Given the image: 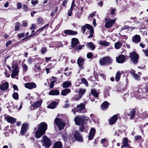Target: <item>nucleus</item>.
Masks as SVG:
<instances>
[{
	"mask_svg": "<svg viewBox=\"0 0 148 148\" xmlns=\"http://www.w3.org/2000/svg\"><path fill=\"white\" fill-rule=\"evenodd\" d=\"M12 43V41L11 40L9 41L6 42V47H8V45L11 44Z\"/></svg>",
	"mask_w": 148,
	"mask_h": 148,
	"instance_id": "obj_58",
	"label": "nucleus"
},
{
	"mask_svg": "<svg viewBox=\"0 0 148 148\" xmlns=\"http://www.w3.org/2000/svg\"><path fill=\"white\" fill-rule=\"evenodd\" d=\"M112 62V60L109 57H104L100 60V63L101 65L110 64Z\"/></svg>",
	"mask_w": 148,
	"mask_h": 148,
	"instance_id": "obj_3",
	"label": "nucleus"
},
{
	"mask_svg": "<svg viewBox=\"0 0 148 148\" xmlns=\"http://www.w3.org/2000/svg\"><path fill=\"white\" fill-rule=\"evenodd\" d=\"M47 51V48L46 47H42L41 49V52L43 54H44Z\"/></svg>",
	"mask_w": 148,
	"mask_h": 148,
	"instance_id": "obj_45",
	"label": "nucleus"
},
{
	"mask_svg": "<svg viewBox=\"0 0 148 148\" xmlns=\"http://www.w3.org/2000/svg\"><path fill=\"white\" fill-rule=\"evenodd\" d=\"M40 66H37L36 65H35V67L34 68V70L35 72H37L39 70H40Z\"/></svg>",
	"mask_w": 148,
	"mask_h": 148,
	"instance_id": "obj_41",
	"label": "nucleus"
},
{
	"mask_svg": "<svg viewBox=\"0 0 148 148\" xmlns=\"http://www.w3.org/2000/svg\"><path fill=\"white\" fill-rule=\"evenodd\" d=\"M86 28H87L86 24L85 25H84L82 26V30L83 33H84L85 32Z\"/></svg>",
	"mask_w": 148,
	"mask_h": 148,
	"instance_id": "obj_50",
	"label": "nucleus"
},
{
	"mask_svg": "<svg viewBox=\"0 0 148 148\" xmlns=\"http://www.w3.org/2000/svg\"><path fill=\"white\" fill-rule=\"evenodd\" d=\"M82 97L79 94L75 95L74 97L72 98V99L74 101H78L81 99Z\"/></svg>",
	"mask_w": 148,
	"mask_h": 148,
	"instance_id": "obj_37",
	"label": "nucleus"
},
{
	"mask_svg": "<svg viewBox=\"0 0 148 148\" xmlns=\"http://www.w3.org/2000/svg\"><path fill=\"white\" fill-rule=\"evenodd\" d=\"M93 56V55L91 52H89L87 54V58L88 59H91Z\"/></svg>",
	"mask_w": 148,
	"mask_h": 148,
	"instance_id": "obj_44",
	"label": "nucleus"
},
{
	"mask_svg": "<svg viewBox=\"0 0 148 148\" xmlns=\"http://www.w3.org/2000/svg\"><path fill=\"white\" fill-rule=\"evenodd\" d=\"M143 51L145 53L146 56H148V50H143Z\"/></svg>",
	"mask_w": 148,
	"mask_h": 148,
	"instance_id": "obj_61",
	"label": "nucleus"
},
{
	"mask_svg": "<svg viewBox=\"0 0 148 148\" xmlns=\"http://www.w3.org/2000/svg\"><path fill=\"white\" fill-rule=\"evenodd\" d=\"M17 8L18 9H21L22 7V5L21 3L20 2H18L17 3Z\"/></svg>",
	"mask_w": 148,
	"mask_h": 148,
	"instance_id": "obj_57",
	"label": "nucleus"
},
{
	"mask_svg": "<svg viewBox=\"0 0 148 148\" xmlns=\"http://www.w3.org/2000/svg\"><path fill=\"white\" fill-rule=\"evenodd\" d=\"M9 86L8 82H5L0 86V89L2 90H5L8 88Z\"/></svg>",
	"mask_w": 148,
	"mask_h": 148,
	"instance_id": "obj_22",
	"label": "nucleus"
},
{
	"mask_svg": "<svg viewBox=\"0 0 148 148\" xmlns=\"http://www.w3.org/2000/svg\"><path fill=\"white\" fill-rule=\"evenodd\" d=\"M52 79L53 80L51 82L53 83L54 84V83L55 82H56V78L53 76L52 77Z\"/></svg>",
	"mask_w": 148,
	"mask_h": 148,
	"instance_id": "obj_60",
	"label": "nucleus"
},
{
	"mask_svg": "<svg viewBox=\"0 0 148 148\" xmlns=\"http://www.w3.org/2000/svg\"><path fill=\"white\" fill-rule=\"evenodd\" d=\"M73 8L71 7L70 9L69 10L68 13V15L69 16H70L71 15L72 12L73 10Z\"/></svg>",
	"mask_w": 148,
	"mask_h": 148,
	"instance_id": "obj_46",
	"label": "nucleus"
},
{
	"mask_svg": "<svg viewBox=\"0 0 148 148\" xmlns=\"http://www.w3.org/2000/svg\"><path fill=\"white\" fill-rule=\"evenodd\" d=\"M37 21L38 24H40L42 23V19L40 18H38L37 20Z\"/></svg>",
	"mask_w": 148,
	"mask_h": 148,
	"instance_id": "obj_48",
	"label": "nucleus"
},
{
	"mask_svg": "<svg viewBox=\"0 0 148 148\" xmlns=\"http://www.w3.org/2000/svg\"><path fill=\"white\" fill-rule=\"evenodd\" d=\"M117 119V115H114L110 119L108 120L109 122V123L111 125L114 124L116 122Z\"/></svg>",
	"mask_w": 148,
	"mask_h": 148,
	"instance_id": "obj_20",
	"label": "nucleus"
},
{
	"mask_svg": "<svg viewBox=\"0 0 148 148\" xmlns=\"http://www.w3.org/2000/svg\"><path fill=\"white\" fill-rule=\"evenodd\" d=\"M109 103L107 101H105L104 102L101 106V109L103 110L106 109L108 108Z\"/></svg>",
	"mask_w": 148,
	"mask_h": 148,
	"instance_id": "obj_26",
	"label": "nucleus"
},
{
	"mask_svg": "<svg viewBox=\"0 0 148 148\" xmlns=\"http://www.w3.org/2000/svg\"><path fill=\"white\" fill-rule=\"evenodd\" d=\"M132 39L134 43H137L140 42L141 38L139 35H136L132 37Z\"/></svg>",
	"mask_w": 148,
	"mask_h": 148,
	"instance_id": "obj_15",
	"label": "nucleus"
},
{
	"mask_svg": "<svg viewBox=\"0 0 148 148\" xmlns=\"http://www.w3.org/2000/svg\"><path fill=\"white\" fill-rule=\"evenodd\" d=\"M123 146V147H127V148L132 147H130L129 145L128 144V140L126 138L124 139L123 142V146Z\"/></svg>",
	"mask_w": 148,
	"mask_h": 148,
	"instance_id": "obj_27",
	"label": "nucleus"
},
{
	"mask_svg": "<svg viewBox=\"0 0 148 148\" xmlns=\"http://www.w3.org/2000/svg\"><path fill=\"white\" fill-rule=\"evenodd\" d=\"M23 8L25 11H27V7L26 5H24L23 6Z\"/></svg>",
	"mask_w": 148,
	"mask_h": 148,
	"instance_id": "obj_64",
	"label": "nucleus"
},
{
	"mask_svg": "<svg viewBox=\"0 0 148 148\" xmlns=\"http://www.w3.org/2000/svg\"><path fill=\"white\" fill-rule=\"evenodd\" d=\"M99 43L101 45L106 46H108L110 45V43L109 42H107L104 40H100L99 42Z\"/></svg>",
	"mask_w": 148,
	"mask_h": 148,
	"instance_id": "obj_32",
	"label": "nucleus"
},
{
	"mask_svg": "<svg viewBox=\"0 0 148 148\" xmlns=\"http://www.w3.org/2000/svg\"><path fill=\"white\" fill-rule=\"evenodd\" d=\"M12 68H13L11 76L12 78H13L16 76L18 75L19 72L18 66L17 64H13L12 65Z\"/></svg>",
	"mask_w": 148,
	"mask_h": 148,
	"instance_id": "obj_6",
	"label": "nucleus"
},
{
	"mask_svg": "<svg viewBox=\"0 0 148 148\" xmlns=\"http://www.w3.org/2000/svg\"><path fill=\"white\" fill-rule=\"evenodd\" d=\"M145 90L146 95H148V85L146 86Z\"/></svg>",
	"mask_w": 148,
	"mask_h": 148,
	"instance_id": "obj_63",
	"label": "nucleus"
},
{
	"mask_svg": "<svg viewBox=\"0 0 148 148\" xmlns=\"http://www.w3.org/2000/svg\"><path fill=\"white\" fill-rule=\"evenodd\" d=\"M79 42L77 39L73 38L72 39L71 47L72 48H75L76 46L79 43Z\"/></svg>",
	"mask_w": 148,
	"mask_h": 148,
	"instance_id": "obj_18",
	"label": "nucleus"
},
{
	"mask_svg": "<svg viewBox=\"0 0 148 148\" xmlns=\"http://www.w3.org/2000/svg\"><path fill=\"white\" fill-rule=\"evenodd\" d=\"M5 119L7 122L11 124H14L16 123V119L13 117H11L7 115H4Z\"/></svg>",
	"mask_w": 148,
	"mask_h": 148,
	"instance_id": "obj_8",
	"label": "nucleus"
},
{
	"mask_svg": "<svg viewBox=\"0 0 148 148\" xmlns=\"http://www.w3.org/2000/svg\"><path fill=\"white\" fill-rule=\"evenodd\" d=\"M139 92L138 91H136L134 93L135 97H136V98H138L139 97V96L140 95H136L138 94H139Z\"/></svg>",
	"mask_w": 148,
	"mask_h": 148,
	"instance_id": "obj_54",
	"label": "nucleus"
},
{
	"mask_svg": "<svg viewBox=\"0 0 148 148\" xmlns=\"http://www.w3.org/2000/svg\"><path fill=\"white\" fill-rule=\"evenodd\" d=\"M135 138L136 140H138L140 139L141 138V137L140 136H135Z\"/></svg>",
	"mask_w": 148,
	"mask_h": 148,
	"instance_id": "obj_62",
	"label": "nucleus"
},
{
	"mask_svg": "<svg viewBox=\"0 0 148 148\" xmlns=\"http://www.w3.org/2000/svg\"><path fill=\"white\" fill-rule=\"evenodd\" d=\"M62 143L58 141L54 144L53 148H62Z\"/></svg>",
	"mask_w": 148,
	"mask_h": 148,
	"instance_id": "obj_29",
	"label": "nucleus"
},
{
	"mask_svg": "<svg viewBox=\"0 0 148 148\" xmlns=\"http://www.w3.org/2000/svg\"><path fill=\"white\" fill-rule=\"evenodd\" d=\"M25 86L27 88L32 89L33 88H36V85L35 83L29 82L25 83Z\"/></svg>",
	"mask_w": 148,
	"mask_h": 148,
	"instance_id": "obj_12",
	"label": "nucleus"
},
{
	"mask_svg": "<svg viewBox=\"0 0 148 148\" xmlns=\"http://www.w3.org/2000/svg\"><path fill=\"white\" fill-rule=\"evenodd\" d=\"M91 93L94 97H97L98 96L99 92H98L95 89H92L91 90Z\"/></svg>",
	"mask_w": 148,
	"mask_h": 148,
	"instance_id": "obj_30",
	"label": "nucleus"
},
{
	"mask_svg": "<svg viewBox=\"0 0 148 148\" xmlns=\"http://www.w3.org/2000/svg\"><path fill=\"white\" fill-rule=\"evenodd\" d=\"M55 123L58 127L60 130H62L64 128L65 124L59 119L56 118L55 120Z\"/></svg>",
	"mask_w": 148,
	"mask_h": 148,
	"instance_id": "obj_5",
	"label": "nucleus"
},
{
	"mask_svg": "<svg viewBox=\"0 0 148 148\" xmlns=\"http://www.w3.org/2000/svg\"><path fill=\"white\" fill-rule=\"evenodd\" d=\"M77 107L78 109V112H80L85 108V105L81 103Z\"/></svg>",
	"mask_w": 148,
	"mask_h": 148,
	"instance_id": "obj_34",
	"label": "nucleus"
},
{
	"mask_svg": "<svg viewBox=\"0 0 148 148\" xmlns=\"http://www.w3.org/2000/svg\"><path fill=\"white\" fill-rule=\"evenodd\" d=\"M42 103V101L40 100L37 101L33 104L32 106L34 108H37L40 106Z\"/></svg>",
	"mask_w": 148,
	"mask_h": 148,
	"instance_id": "obj_25",
	"label": "nucleus"
},
{
	"mask_svg": "<svg viewBox=\"0 0 148 148\" xmlns=\"http://www.w3.org/2000/svg\"><path fill=\"white\" fill-rule=\"evenodd\" d=\"M95 131L96 130L94 128H92L91 129L88 136L89 140H91L93 139Z\"/></svg>",
	"mask_w": 148,
	"mask_h": 148,
	"instance_id": "obj_16",
	"label": "nucleus"
},
{
	"mask_svg": "<svg viewBox=\"0 0 148 148\" xmlns=\"http://www.w3.org/2000/svg\"><path fill=\"white\" fill-rule=\"evenodd\" d=\"M122 45V43L119 42L115 43V47L116 49H119L120 48Z\"/></svg>",
	"mask_w": 148,
	"mask_h": 148,
	"instance_id": "obj_38",
	"label": "nucleus"
},
{
	"mask_svg": "<svg viewBox=\"0 0 148 148\" xmlns=\"http://www.w3.org/2000/svg\"><path fill=\"white\" fill-rule=\"evenodd\" d=\"M121 75V72L120 71H118L117 72L115 76V79L116 81L118 82L119 80Z\"/></svg>",
	"mask_w": 148,
	"mask_h": 148,
	"instance_id": "obj_35",
	"label": "nucleus"
},
{
	"mask_svg": "<svg viewBox=\"0 0 148 148\" xmlns=\"http://www.w3.org/2000/svg\"><path fill=\"white\" fill-rule=\"evenodd\" d=\"M71 92V90L69 89H65L62 91L61 93L62 95L65 96L70 92Z\"/></svg>",
	"mask_w": 148,
	"mask_h": 148,
	"instance_id": "obj_23",
	"label": "nucleus"
},
{
	"mask_svg": "<svg viewBox=\"0 0 148 148\" xmlns=\"http://www.w3.org/2000/svg\"><path fill=\"white\" fill-rule=\"evenodd\" d=\"M41 142L42 143V145L46 148L49 147L51 144V140L45 135L43 136Z\"/></svg>",
	"mask_w": 148,
	"mask_h": 148,
	"instance_id": "obj_2",
	"label": "nucleus"
},
{
	"mask_svg": "<svg viewBox=\"0 0 148 148\" xmlns=\"http://www.w3.org/2000/svg\"><path fill=\"white\" fill-rule=\"evenodd\" d=\"M84 61V59L81 57H79L77 60V64L81 69H82L84 68L83 65Z\"/></svg>",
	"mask_w": 148,
	"mask_h": 148,
	"instance_id": "obj_10",
	"label": "nucleus"
},
{
	"mask_svg": "<svg viewBox=\"0 0 148 148\" xmlns=\"http://www.w3.org/2000/svg\"><path fill=\"white\" fill-rule=\"evenodd\" d=\"M28 125L26 123H23L22 126L20 133L22 135H24L27 131Z\"/></svg>",
	"mask_w": 148,
	"mask_h": 148,
	"instance_id": "obj_13",
	"label": "nucleus"
},
{
	"mask_svg": "<svg viewBox=\"0 0 148 148\" xmlns=\"http://www.w3.org/2000/svg\"><path fill=\"white\" fill-rule=\"evenodd\" d=\"M74 137L75 139L79 141L82 142L83 139L80 133L77 131H75L74 134Z\"/></svg>",
	"mask_w": 148,
	"mask_h": 148,
	"instance_id": "obj_11",
	"label": "nucleus"
},
{
	"mask_svg": "<svg viewBox=\"0 0 148 148\" xmlns=\"http://www.w3.org/2000/svg\"><path fill=\"white\" fill-rule=\"evenodd\" d=\"M47 125L45 122L40 123L38 126L37 130L36 132V137L40 138L44 134L47 129Z\"/></svg>",
	"mask_w": 148,
	"mask_h": 148,
	"instance_id": "obj_1",
	"label": "nucleus"
},
{
	"mask_svg": "<svg viewBox=\"0 0 148 148\" xmlns=\"http://www.w3.org/2000/svg\"><path fill=\"white\" fill-rule=\"evenodd\" d=\"M60 92L58 90H52L50 91L49 93V95H57L59 94Z\"/></svg>",
	"mask_w": 148,
	"mask_h": 148,
	"instance_id": "obj_21",
	"label": "nucleus"
},
{
	"mask_svg": "<svg viewBox=\"0 0 148 148\" xmlns=\"http://www.w3.org/2000/svg\"><path fill=\"white\" fill-rule=\"evenodd\" d=\"M24 35H25L24 33H21V34H18V37L20 38H21L22 37H23L24 36Z\"/></svg>",
	"mask_w": 148,
	"mask_h": 148,
	"instance_id": "obj_52",
	"label": "nucleus"
},
{
	"mask_svg": "<svg viewBox=\"0 0 148 148\" xmlns=\"http://www.w3.org/2000/svg\"><path fill=\"white\" fill-rule=\"evenodd\" d=\"M75 0H73L72 2L71 3V8H73V7L75 6L76 5L75 4Z\"/></svg>",
	"mask_w": 148,
	"mask_h": 148,
	"instance_id": "obj_53",
	"label": "nucleus"
},
{
	"mask_svg": "<svg viewBox=\"0 0 148 148\" xmlns=\"http://www.w3.org/2000/svg\"><path fill=\"white\" fill-rule=\"evenodd\" d=\"M30 28L32 30L35 29L36 28V25L35 24H32Z\"/></svg>",
	"mask_w": 148,
	"mask_h": 148,
	"instance_id": "obj_59",
	"label": "nucleus"
},
{
	"mask_svg": "<svg viewBox=\"0 0 148 148\" xmlns=\"http://www.w3.org/2000/svg\"><path fill=\"white\" fill-rule=\"evenodd\" d=\"M107 22L106 23L105 25V27L107 28H110L112 27V25L114 24L115 22V19L111 20L108 19V20H106Z\"/></svg>",
	"mask_w": 148,
	"mask_h": 148,
	"instance_id": "obj_9",
	"label": "nucleus"
},
{
	"mask_svg": "<svg viewBox=\"0 0 148 148\" xmlns=\"http://www.w3.org/2000/svg\"><path fill=\"white\" fill-rule=\"evenodd\" d=\"M31 2L32 4L35 5L38 3V1L37 0H36L35 1L32 0Z\"/></svg>",
	"mask_w": 148,
	"mask_h": 148,
	"instance_id": "obj_55",
	"label": "nucleus"
},
{
	"mask_svg": "<svg viewBox=\"0 0 148 148\" xmlns=\"http://www.w3.org/2000/svg\"><path fill=\"white\" fill-rule=\"evenodd\" d=\"M71 83L70 81H67L64 82L63 83V87L64 88H68L71 85Z\"/></svg>",
	"mask_w": 148,
	"mask_h": 148,
	"instance_id": "obj_28",
	"label": "nucleus"
},
{
	"mask_svg": "<svg viewBox=\"0 0 148 148\" xmlns=\"http://www.w3.org/2000/svg\"><path fill=\"white\" fill-rule=\"evenodd\" d=\"M57 104V103L56 102L53 101L48 105L47 107L49 108L54 109L56 107Z\"/></svg>",
	"mask_w": 148,
	"mask_h": 148,
	"instance_id": "obj_24",
	"label": "nucleus"
},
{
	"mask_svg": "<svg viewBox=\"0 0 148 148\" xmlns=\"http://www.w3.org/2000/svg\"><path fill=\"white\" fill-rule=\"evenodd\" d=\"M135 111L134 109H132L130 111V114H129L130 116V118L131 119H133L135 116Z\"/></svg>",
	"mask_w": 148,
	"mask_h": 148,
	"instance_id": "obj_33",
	"label": "nucleus"
},
{
	"mask_svg": "<svg viewBox=\"0 0 148 148\" xmlns=\"http://www.w3.org/2000/svg\"><path fill=\"white\" fill-rule=\"evenodd\" d=\"M84 129V126L83 125H82L79 126V130L81 132H83Z\"/></svg>",
	"mask_w": 148,
	"mask_h": 148,
	"instance_id": "obj_47",
	"label": "nucleus"
},
{
	"mask_svg": "<svg viewBox=\"0 0 148 148\" xmlns=\"http://www.w3.org/2000/svg\"><path fill=\"white\" fill-rule=\"evenodd\" d=\"M125 58L124 55H121L116 58V60L118 63H122L125 62Z\"/></svg>",
	"mask_w": 148,
	"mask_h": 148,
	"instance_id": "obj_14",
	"label": "nucleus"
},
{
	"mask_svg": "<svg viewBox=\"0 0 148 148\" xmlns=\"http://www.w3.org/2000/svg\"><path fill=\"white\" fill-rule=\"evenodd\" d=\"M87 28L90 29V34L88 37V38H92L93 36V34L94 32V30L92 27L90 25L86 24Z\"/></svg>",
	"mask_w": 148,
	"mask_h": 148,
	"instance_id": "obj_17",
	"label": "nucleus"
},
{
	"mask_svg": "<svg viewBox=\"0 0 148 148\" xmlns=\"http://www.w3.org/2000/svg\"><path fill=\"white\" fill-rule=\"evenodd\" d=\"M84 117L83 116L75 117V124L77 125L82 124L84 121Z\"/></svg>",
	"mask_w": 148,
	"mask_h": 148,
	"instance_id": "obj_7",
	"label": "nucleus"
},
{
	"mask_svg": "<svg viewBox=\"0 0 148 148\" xmlns=\"http://www.w3.org/2000/svg\"><path fill=\"white\" fill-rule=\"evenodd\" d=\"M87 46L88 47L92 50H94L95 48V46L94 44L91 42L88 43Z\"/></svg>",
	"mask_w": 148,
	"mask_h": 148,
	"instance_id": "obj_31",
	"label": "nucleus"
},
{
	"mask_svg": "<svg viewBox=\"0 0 148 148\" xmlns=\"http://www.w3.org/2000/svg\"><path fill=\"white\" fill-rule=\"evenodd\" d=\"M19 24L18 23H16L15 24V31H18V30L19 29Z\"/></svg>",
	"mask_w": 148,
	"mask_h": 148,
	"instance_id": "obj_43",
	"label": "nucleus"
},
{
	"mask_svg": "<svg viewBox=\"0 0 148 148\" xmlns=\"http://www.w3.org/2000/svg\"><path fill=\"white\" fill-rule=\"evenodd\" d=\"M86 90L84 89L80 88L79 90L78 94L81 97L85 93Z\"/></svg>",
	"mask_w": 148,
	"mask_h": 148,
	"instance_id": "obj_36",
	"label": "nucleus"
},
{
	"mask_svg": "<svg viewBox=\"0 0 148 148\" xmlns=\"http://www.w3.org/2000/svg\"><path fill=\"white\" fill-rule=\"evenodd\" d=\"M83 8H84V7H82V8L81 9V10L82 11V12L80 13L79 15H76V14L75 15V16L76 17H78V18H79L80 17L81 15L82 14V11H83Z\"/></svg>",
	"mask_w": 148,
	"mask_h": 148,
	"instance_id": "obj_51",
	"label": "nucleus"
},
{
	"mask_svg": "<svg viewBox=\"0 0 148 148\" xmlns=\"http://www.w3.org/2000/svg\"><path fill=\"white\" fill-rule=\"evenodd\" d=\"M13 97L15 99H17L18 98V95L17 93L14 92L12 95Z\"/></svg>",
	"mask_w": 148,
	"mask_h": 148,
	"instance_id": "obj_42",
	"label": "nucleus"
},
{
	"mask_svg": "<svg viewBox=\"0 0 148 148\" xmlns=\"http://www.w3.org/2000/svg\"><path fill=\"white\" fill-rule=\"evenodd\" d=\"M82 46L84 47V45L82 46L78 45L77 47L76 46L75 49L77 50H81L82 48Z\"/></svg>",
	"mask_w": 148,
	"mask_h": 148,
	"instance_id": "obj_49",
	"label": "nucleus"
},
{
	"mask_svg": "<svg viewBox=\"0 0 148 148\" xmlns=\"http://www.w3.org/2000/svg\"><path fill=\"white\" fill-rule=\"evenodd\" d=\"M64 33L66 34L71 35H75L77 34V32H76L71 30H65Z\"/></svg>",
	"mask_w": 148,
	"mask_h": 148,
	"instance_id": "obj_19",
	"label": "nucleus"
},
{
	"mask_svg": "<svg viewBox=\"0 0 148 148\" xmlns=\"http://www.w3.org/2000/svg\"><path fill=\"white\" fill-rule=\"evenodd\" d=\"M81 81L82 83L84 84L86 86H88V83L86 79L85 78H82L81 79Z\"/></svg>",
	"mask_w": 148,
	"mask_h": 148,
	"instance_id": "obj_39",
	"label": "nucleus"
},
{
	"mask_svg": "<svg viewBox=\"0 0 148 148\" xmlns=\"http://www.w3.org/2000/svg\"><path fill=\"white\" fill-rule=\"evenodd\" d=\"M23 72H26L27 70V66L25 64H24L22 66Z\"/></svg>",
	"mask_w": 148,
	"mask_h": 148,
	"instance_id": "obj_40",
	"label": "nucleus"
},
{
	"mask_svg": "<svg viewBox=\"0 0 148 148\" xmlns=\"http://www.w3.org/2000/svg\"><path fill=\"white\" fill-rule=\"evenodd\" d=\"M131 60L134 64H136L138 62V56L134 52H133L130 53V56Z\"/></svg>",
	"mask_w": 148,
	"mask_h": 148,
	"instance_id": "obj_4",
	"label": "nucleus"
},
{
	"mask_svg": "<svg viewBox=\"0 0 148 148\" xmlns=\"http://www.w3.org/2000/svg\"><path fill=\"white\" fill-rule=\"evenodd\" d=\"M134 77L136 79V80H139V75L137 74H136L134 75H133Z\"/></svg>",
	"mask_w": 148,
	"mask_h": 148,
	"instance_id": "obj_56",
	"label": "nucleus"
}]
</instances>
